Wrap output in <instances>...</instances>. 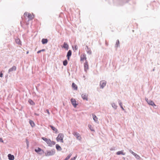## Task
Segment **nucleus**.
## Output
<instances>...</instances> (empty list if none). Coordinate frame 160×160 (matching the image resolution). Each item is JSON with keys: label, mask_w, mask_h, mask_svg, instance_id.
I'll return each mask as SVG.
<instances>
[{"label": "nucleus", "mask_w": 160, "mask_h": 160, "mask_svg": "<svg viewBox=\"0 0 160 160\" xmlns=\"http://www.w3.org/2000/svg\"><path fill=\"white\" fill-rule=\"evenodd\" d=\"M0 142H3L2 139V138H0Z\"/></svg>", "instance_id": "obj_41"}, {"label": "nucleus", "mask_w": 160, "mask_h": 160, "mask_svg": "<svg viewBox=\"0 0 160 160\" xmlns=\"http://www.w3.org/2000/svg\"><path fill=\"white\" fill-rule=\"evenodd\" d=\"M41 52V50H39V51H38V52H37V53H39Z\"/></svg>", "instance_id": "obj_42"}, {"label": "nucleus", "mask_w": 160, "mask_h": 160, "mask_svg": "<svg viewBox=\"0 0 160 160\" xmlns=\"http://www.w3.org/2000/svg\"><path fill=\"white\" fill-rule=\"evenodd\" d=\"M3 76V74L2 72H0V77H2Z\"/></svg>", "instance_id": "obj_40"}, {"label": "nucleus", "mask_w": 160, "mask_h": 160, "mask_svg": "<svg viewBox=\"0 0 160 160\" xmlns=\"http://www.w3.org/2000/svg\"><path fill=\"white\" fill-rule=\"evenodd\" d=\"M129 152L131 153L133 155H134V154L135 153V152H133L131 150H129Z\"/></svg>", "instance_id": "obj_35"}, {"label": "nucleus", "mask_w": 160, "mask_h": 160, "mask_svg": "<svg viewBox=\"0 0 160 160\" xmlns=\"http://www.w3.org/2000/svg\"><path fill=\"white\" fill-rule=\"evenodd\" d=\"M72 134L76 137L77 139L79 141L81 140L82 138L78 133L74 132L72 133Z\"/></svg>", "instance_id": "obj_6"}, {"label": "nucleus", "mask_w": 160, "mask_h": 160, "mask_svg": "<svg viewBox=\"0 0 160 160\" xmlns=\"http://www.w3.org/2000/svg\"><path fill=\"white\" fill-rule=\"evenodd\" d=\"M77 156H76L74 158H72L70 160H75L76 159V158H77Z\"/></svg>", "instance_id": "obj_36"}, {"label": "nucleus", "mask_w": 160, "mask_h": 160, "mask_svg": "<svg viewBox=\"0 0 160 160\" xmlns=\"http://www.w3.org/2000/svg\"><path fill=\"white\" fill-rule=\"evenodd\" d=\"M48 40L47 39L43 38L42 40V42L43 44H45L47 43Z\"/></svg>", "instance_id": "obj_22"}, {"label": "nucleus", "mask_w": 160, "mask_h": 160, "mask_svg": "<svg viewBox=\"0 0 160 160\" xmlns=\"http://www.w3.org/2000/svg\"><path fill=\"white\" fill-rule=\"evenodd\" d=\"M49 126L51 128L53 131H54L56 133H58V130L57 128H56L55 127L52 125H50Z\"/></svg>", "instance_id": "obj_21"}, {"label": "nucleus", "mask_w": 160, "mask_h": 160, "mask_svg": "<svg viewBox=\"0 0 160 160\" xmlns=\"http://www.w3.org/2000/svg\"><path fill=\"white\" fill-rule=\"evenodd\" d=\"M35 151L36 152H37L38 153H39V154H42L41 153H39V152H40L41 151H42L43 153L44 152V151L42 150L41 149L39 148H38L35 149Z\"/></svg>", "instance_id": "obj_15"}, {"label": "nucleus", "mask_w": 160, "mask_h": 160, "mask_svg": "<svg viewBox=\"0 0 160 160\" xmlns=\"http://www.w3.org/2000/svg\"><path fill=\"white\" fill-rule=\"evenodd\" d=\"M111 104L112 107L114 109H117L118 106L115 102H112L111 103Z\"/></svg>", "instance_id": "obj_16"}, {"label": "nucleus", "mask_w": 160, "mask_h": 160, "mask_svg": "<svg viewBox=\"0 0 160 160\" xmlns=\"http://www.w3.org/2000/svg\"><path fill=\"white\" fill-rule=\"evenodd\" d=\"M15 41L16 42L17 44H18L19 45L21 44V42L19 38H16L15 39Z\"/></svg>", "instance_id": "obj_23"}, {"label": "nucleus", "mask_w": 160, "mask_h": 160, "mask_svg": "<svg viewBox=\"0 0 160 160\" xmlns=\"http://www.w3.org/2000/svg\"><path fill=\"white\" fill-rule=\"evenodd\" d=\"M40 50L41 51V52H42V51H45V50L44 49H42V50Z\"/></svg>", "instance_id": "obj_43"}, {"label": "nucleus", "mask_w": 160, "mask_h": 160, "mask_svg": "<svg viewBox=\"0 0 160 160\" xmlns=\"http://www.w3.org/2000/svg\"><path fill=\"white\" fill-rule=\"evenodd\" d=\"M63 65L64 66H66L68 64V61L67 60H65L63 61Z\"/></svg>", "instance_id": "obj_31"}, {"label": "nucleus", "mask_w": 160, "mask_h": 160, "mask_svg": "<svg viewBox=\"0 0 160 160\" xmlns=\"http://www.w3.org/2000/svg\"><path fill=\"white\" fill-rule=\"evenodd\" d=\"M84 59H86V58L84 56H83V57H81V60H83Z\"/></svg>", "instance_id": "obj_34"}, {"label": "nucleus", "mask_w": 160, "mask_h": 160, "mask_svg": "<svg viewBox=\"0 0 160 160\" xmlns=\"http://www.w3.org/2000/svg\"><path fill=\"white\" fill-rule=\"evenodd\" d=\"M71 55L72 51L71 50H69L68 51V52L67 55V57L68 60H69L70 57L71 56Z\"/></svg>", "instance_id": "obj_14"}, {"label": "nucleus", "mask_w": 160, "mask_h": 160, "mask_svg": "<svg viewBox=\"0 0 160 160\" xmlns=\"http://www.w3.org/2000/svg\"><path fill=\"white\" fill-rule=\"evenodd\" d=\"M8 159L10 160H13L14 158V156L9 154L8 155Z\"/></svg>", "instance_id": "obj_19"}, {"label": "nucleus", "mask_w": 160, "mask_h": 160, "mask_svg": "<svg viewBox=\"0 0 160 160\" xmlns=\"http://www.w3.org/2000/svg\"><path fill=\"white\" fill-rule=\"evenodd\" d=\"M62 47L66 49L67 50H68V45L65 42H64L63 45Z\"/></svg>", "instance_id": "obj_18"}, {"label": "nucleus", "mask_w": 160, "mask_h": 160, "mask_svg": "<svg viewBox=\"0 0 160 160\" xmlns=\"http://www.w3.org/2000/svg\"><path fill=\"white\" fill-rule=\"evenodd\" d=\"M24 16L26 20L27 18L28 19V21L31 20L33 18V16L30 13L26 12L24 13Z\"/></svg>", "instance_id": "obj_3"}, {"label": "nucleus", "mask_w": 160, "mask_h": 160, "mask_svg": "<svg viewBox=\"0 0 160 160\" xmlns=\"http://www.w3.org/2000/svg\"><path fill=\"white\" fill-rule=\"evenodd\" d=\"M64 137L63 134L62 133H59L56 138V140L57 141H60L61 142H63V138Z\"/></svg>", "instance_id": "obj_4"}, {"label": "nucleus", "mask_w": 160, "mask_h": 160, "mask_svg": "<svg viewBox=\"0 0 160 160\" xmlns=\"http://www.w3.org/2000/svg\"><path fill=\"white\" fill-rule=\"evenodd\" d=\"M74 48L75 50H76L78 49V46L77 45H75L74 46Z\"/></svg>", "instance_id": "obj_37"}, {"label": "nucleus", "mask_w": 160, "mask_h": 160, "mask_svg": "<svg viewBox=\"0 0 160 160\" xmlns=\"http://www.w3.org/2000/svg\"><path fill=\"white\" fill-rule=\"evenodd\" d=\"M26 144H27V148H28V147H29V141L28 140V139H26Z\"/></svg>", "instance_id": "obj_33"}, {"label": "nucleus", "mask_w": 160, "mask_h": 160, "mask_svg": "<svg viewBox=\"0 0 160 160\" xmlns=\"http://www.w3.org/2000/svg\"><path fill=\"white\" fill-rule=\"evenodd\" d=\"M133 155L135 156V158L137 159H140L141 158L136 153H135Z\"/></svg>", "instance_id": "obj_27"}, {"label": "nucleus", "mask_w": 160, "mask_h": 160, "mask_svg": "<svg viewBox=\"0 0 160 160\" xmlns=\"http://www.w3.org/2000/svg\"><path fill=\"white\" fill-rule=\"evenodd\" d=\"M84 69L86 72H87V70L88 69V66L87 61H86L84 63Z\"/></svg>", "instance_id": "obj_10"}, {"label": "nucleus", "mask_w": 160, "mask_h": 160, "mask_svg": "<svg viewBox=\"0 0 160 160\" xmlns=\"http://www.w3.org/2000/svg\"><path fill=\"white\" fill-rule=\"evenodd\" d=\"M46 112L48 114V115H49L50 114L48 110L47 109L46 110Z\"/></svg>", "instance_id": "obj_39"}, {"label": "nucleus", "mask_w": 160, "mask_h": 160, "mask_svg": "<svg viewBox=\"0 0 160 160\" xmlns=\"http://www.w3.org/2000/svg\"><path fill=\"white\" fill-rule=\"evenodd\" d=\"M72 87L75 90H77V86L74 83H72Z\"/></svg>", "instance_id": "obj_25"}, {"label": "nucleus", "mask_w": 160, "mask_h": 160, "mask_svg": "<svg viewBox=\"0 0 160 160\" xmlns=\"http://www.w3.org/2000/svg\"><path fill=\"white\" fill-rule=\"evenodd\" d=\"M118 101L119 104L120 106V107L123 110H124V108H123V107H122V102H121V101L119 99H118Z\"/></svg>", "instance_id": "obj_17"}, {"label": "nucleus", "mask_w": 160, "mask_h": 160, "mask_svg": "<svg viewBox=\"0 0 160 160\" xmlns=\"http://www.w3.org/2000/svg\"><path fill=\"white\" fill-rule=\"evenodd\" d=\"M55 153V150L54 149L51 150H47L45 152L46 156H49L54 155Z\"/></svg>", "instance_id": "obj_2"}, {"label": "nucleus", "mask_w": 160, "mask_h": 160, "mask_svg": "<svg viewBox=\"0 0 160 160\" xmlns=\"http://www.w3.org/2000/svg\"><path fill=\"white\" fill-rule=\"evenodd\" d=\"M56 149L59 151H61L62 150V148L58 144H57L56 145Z\"/></svg>", "instance_id": "obj_24"}, {"label": "nucleus", "mask_w": 160, "mask_h": 160, "mask_svg": "<svg viewBox=\"0 0 160 160\" xmlns=\"http://www.w3.org/2000/svg\"><path fill=\"white\" fill-rule=\"evenodd\" d=\"M35 115H37V116H38L39 115L38 114H37V113H35Z\"/></svg>", "instance_id": "obj_44"}, {"label": "nucleus", "mask_w": 160, "mask_h": 160, "mask_svg": "<svg viewBox=\"0 0 160 160\" xmlns=\"http://www.w3.org/2000/svg\"><path fill=\"white\" fill-rule=\"evenodd\" d=\"M92 115L94 121L97 123H98L99 122L98 121V118L97 116L93 114H92Z\"/></svg>", "instance_id": "obj_12"}, {"label": "nucleus", "mask_w": 160, "mask_h": 160, "mask_svg": "<svg viewBox=\"0 0 160 160\" xmlns=\"http://www.w3.org/2000/svg\"><path fill=\"white\" fill-rule=\"evenodd\" d=\"M16 69V67L15 66H13L11 68H10L8 71V73H10L11 72H12L13 71H15Z\"/></svg>", "instance_id": "obj_11"}, {"label": "nucleus", "mask_w": 160, "mask_h": 160, "mask_svg": "<svg viewBox=\"0 0 160 160\" xmlns=\"http://www.w3.org/2000/svg\"><path fill=\"white\" fill-rule=\"evenodd\" d=\"M107 82L105 80L101 81L100 82V88L103 89L106 85Z\"/></svg>", "instance_id": "obj_7"}, {"label": "nucleus", "mask_w": 160, "mask_h": 160, "mask_svg": "<svg viewBox=\"0 0 160 160\" xmlns=\"http://www.w3.org/2000/svg\"><path fill=\"white\" fill-rule=\"evenodd\" d=\"M116 154L118 155H119L120 154H122V155H124L125 154V153L123 152V150H121V151L118 152L116 153Z\"/></svg>", "instance_id": "obj_20"}, {"label": "nucleus", "mask_w": 160, "mask_h": 160, "mask_svg": "<svg viewBox=\"0 0 160 160\" xmlns=\"http://www.w3.org/2000/svg\"><path fill=\"white\" fill-rule=\"evenodd\" d=\"M28 102L31 105H34L35 104V103L31 99H29Z\"/></svg>", "instance_id": "obj_26"}, {"label": "nucleus", "mask_w": 160, "mask_h": 160, "mask_svg": "<svg viewBox=\"0 0 160 160\" xmlns=\"http://www.w3.org/2000/svg\"><path fill=\"white\" fill-rule=\"evenodd\" d=\"M119 41L118 40H117L116 41V44L115 45V47H118L119 45Z\"/></svg>", "instance_id": "obj_32"}, {"label": "nucleus", "mask_w": 160, "mask_h": 160, "mask_svg": "<svg viewBox=\"0 0 160 160\" xmlns=\"http://www.w3.org/2000/svg\"><path fill=\"white\" fill-rule=\"evenodd\" d=\"M85 49L87 51V53L89 54H91L92 53V52L91 49L89 48L87 46H86Z\"/></svg>", "instance_id": "obj_13"}, {"label": "nucleus", "mask_w": 160, "mask_h": 160, "mask_svg": "<svg viewBox=\"0 0 160 160\" xmlns=\"http://www.w3.org/2000/svg\"><path fill=\"white\" fill-rule=\"evenodd\" d=\"M42 139L45 141L47 144L48 146L51 147L53 145H54L56 144L55 142L53 141H51L50 139H48L44 137H42Z\"/></svg>", "instance_id": "obj_1"}, {"label": "nucleus", "mask_w": 160, "mask_h": 160, "mask_svg": "<svg viewBox=\"0 0 160 160\" xmlns=\"http://www.w3.org/2000/svg\"><path fill=\"white\" fill-rule=\"evenodd\" d=\"M81 97L82 99L86 101L88 100V95L87 93H83L81 95Z\"/></svg>", "instance_id": "obj_8"}, {"label": "nucleus", "mask_w": 160, "mask_h": 160, "mask_svg": "<svg viewBox=\"0 0 160 160\" xmlns=\"http://www.w3.org/2000/svg\"><path fill=\"white\" fill-rule=\"evenodd\" d=\"M88 127L90 130L92 131H94V129H93L92 127V125H88Z\"/></svg>", "instance_id": "obj_29"}, {"label": "nucleus", "mask_w": 160, "mask_h": 160, "mask_svg": "<svg viewBox=\"0 0 160 160\" xmlns=\"http://www.w3.org/2000/svg\"><path fill=\"white\" fill-rule=\"evenodd\" d=\"M29 123L32 127H33L35 125V124L33 122L32 120L29 121Z\"/></svg>", "instance_id": "obj_28"}, {"label": "nucleus", "mask_w": 160, "mask_h": 160, "mask_svg": "<svg viewBox=\"0 0 160 160\" xmlns=\"http://www.w3.org/2000/svg\"><path fill=\"white\" fill-rule=\"evenodd\" d=\"M71 101L72 104L73 105L74 107V108H76L78 105V104L76 103V101L75 99L74 98H71Z\"/></svg>", "instance_id": "obj_9"}, {"label": "nucleus", "mask_w": 160, "mask_h": 160, "mask_svg": "<svg viewBox=\"0 0 160 160\" xmlns=\"http://www.w3.org/2000/svg\"><path fill=\"white\" fill-rule=\"evenodd\" d=\"M72 155V154L71 153H70L67 156V157L64 159V160H68L69 159Z\"/></svg>", "instance_id": "obj_30"}, {"label": "nucleus", "mask_w": 160, "mask_h": 160, "mask_svg": "<svg viewBox=\"0 0 160 160\" xmlns=\"http://www.w3.org/2000/svg\"><path fill=\"white\" fill-rule=\"evenodd\" d=\"M28 23H27V22L26 23V24H27V25H28Z\"/></svg>", "instance_id": "obj_45"}, {"label": "nucleus", "mask_w": 160, "mask_h": 160, "mask_svg": "<svg viewBox=\"0 0 160 160\" xmlns=\"http://www.w3.org/2000/svg\"><path fill=\"white\" fill-rule=\"evenodd\" d=\"M28 53V52H27V53Z\"/></svg>", "instance_id": "obj_46"}, {"label": "nucleus", "mask_w": 160, "mask_h": 160, "mask_svg": "<svg viewBox=\"0 0 160 160\" xmlns=\"http://www.w3.org/2000/svg\"><path fill=\"white\" fill-rule=\"evenodd\" d=\"M145 99L146 101L149 105L152 106H153L154 107L156 106V105L154 104V102L152 101L149 100L146 98H145Z\"/></svg>", "instance_id": "obj_5"}, {"label": "nucleus", "mask_w": 160, "mask_h": 160, "mask_svg": "<svg viewBox=\"0 0 160 160\" xmlns=\"http://www.w3.org/2000/svg\"><path fill=\"white\" fill-rule=\"evenodd\" d=\"M115 150V148H110V150L111 151L114 150Z\"/></svg>", "instance_id": "obj_38"}, {"label": "nucleus", "mask_w": 160, "mask_h": 160, "mask_svg": "<svg viewBox=\"0 0 160 160\" xmlns=\"http://www.w3.org/2000/svg\"><path fill=\"white\" fill-rule=\"evenodd\" d=\"M154 69L153 70V71H154Z\"/></svg>", "instance_id": "obj_47"}]
</instances>
